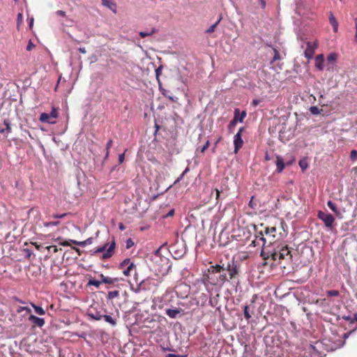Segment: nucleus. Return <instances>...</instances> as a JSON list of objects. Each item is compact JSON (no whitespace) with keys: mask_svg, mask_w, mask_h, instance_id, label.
I'll return each instance as SVG.
<instances>
[{"mask_svg":"<svg viewBox=\"0 0 357 357\" xmlns=\"http://www.w3.org/2000/svg\"><path fill=\"white\" fill-rule=\"evenodd\" d=\"M33 24V18L32 17L30 19V22H29V28L30 29H32Z\"/></svg>","mask_w":357,"mask_h":357,"instance_id":"e2e57ef3","label":"nucleus"},{"mask_svg":"<svg viewBox=\"0 0 357 357\" xmlns=\"http://www.w3.org/2000/svg\"><path fill=\"white\" fill-rule=\"evenodd\" d=\"M310 111L312 114H319L321 113V109H319L316 106H312L310 108Z\"/></svg>","mask_w":357,"mask_h":357,"instance_id":"2f4dec72","label":"nucleus"},{"mask_svg":"<svg viewBox=\"0 0 357 357\" xmlns=\"http://www.w3.org/2000/svg\"><path fill=\"white\" fill-rule=\"evenodd\" d=\"M135 268L133 262H131L129 258L125 259L119 265V268L123 271V273L126 276H129L130 272Z\"/></svg>","mask_w":357,"mask_h":357,"instance_id":"423d86ee","label":"nucleus"},{"mask_svg":"<svg viewBox=\"0 0 357 357\" xmlns=\"http://www.w3.org/2000/svg\"><path fill=\"white\" fill-rule=\"evenodd\" d=\"M166 357H184L183 356L174 354H168Z\"/></svg>","mask_w":357,"mask_h":357,"instance_id":"6e6d98bb","label":"nucleus"},{"mask_svg":"<svg viewBox=\"0 0 357 357\" xmlns=\"http://www.w3.org/2000/svg\"><path fill=\"white\" fill-rule=\"evenodd\" d=\"M174 214V209H172L167 214V217H171V216H173Z\"/></svg>","mask_w":357,"mask_h":357,"instance_id":"13d9d810","label":"nucleus"},{"mask_svg":"<svg viewBox=\"0 0 357 357\" xmlns=\"http://www.w3.org/2000/svg\"><path fill=\"white\" fill-rule=\"evenodd\" d=\"M66 215H67V213H62V214H54V215H52V217L54 218H63Z\"/></svg>","mask_w":357,"mask_h":357,"instance_id":"a18cd8bd","label":"nucleus"},{"mask_svg":"<svg viewBox=\"0 0 357 357\" xmlns=\"http://www.w3.org/2000/svg\"><path fill=\"white\" fill-rule=\"evenodd\" d=\"M59 244L61 245H63V246H68V245H70V242L67 241H61L59 243Z\"/></svg>","mask_w":357,"mask_h":357,"instance_id":"4d7b16f0","label":"nucleus"},{"mask_svg":"<svg viewBox=\"0 0 357 357\" xmlns=\"http://www.w3.org/2000/svg\"><path fill=\"white\" fill-rule=\"evenodd\" d=\"M119 228L121 231H123L125 229V226L123 223H119Z\"/></svg>","mask_w":357,"mask_h":357,"instance_id":"052dcab7","label":"nucleus"},{"mask_svg":"<svg viewBox=\"0 0 357 357\" xmlns=\"http://www.w3.org/2000/svg\"><path fill=\"white\" fill-rule=\"evenodd\" d=\"M119 295V293L118 291H109L108 293V298L113 299L116 297H117Z\"/></svg>","mask_w":357,"mask_h":357,"instance_id":"473e14b6","label":"nucleus"},{"mask_svg":"<svg viewBox=\"0 0 357 357\" xmlns=\"http://www.w3.org/2000/svg\"><path fill=\"white\" fill-rule=\"evenodd\" d=\"M22 311H26L27 313H30L31 312L29 307L23 306H19L16 310L17 313H21Z\"/></svg>","mask_w":357,"mask_h":357,"instance_id":"c756f323","label":"nucleus"},{"mask_svg":"<svg viewBox=\"0 0 357 357\" xmlns=\"http://www.w3.org/2000/svg\"><path fill=\"white\" fill-rule=\"evenodd\" d=\"M246 115L247 113L245 111L240 112V109L238 108H236L234 109V118L228 125V130L229 132H232V130L235 128L238 122L242 123L246 117Z\"/></svg>","mask_w":357,"mask_h":357,"instance_id":"7ed1b4c3","label":"nucleus"},{"mask_svg":"<svg viewBox=\"0 0 357 357\" xmlns=\"http://www.w3.org/2000/svg\"><path fill=\"white\" fill-rule=\"evenodd\" d=\"M243 314H244L245 319L247 321H249V319L251 318V314H250V312H249V306L248 305H245L244 307Z\"/></svg>","mask_w":357,"mask_h":357,"instance_id":"393cba45","label":"nucleus"},{"mask_svg":"<svg viewBox=\"0 0 357 357\" xmlns=\"http://www.w3.org/2000/svg\"><path fill=\"white\" fill-rule=\"evenodd\" d=\"M56 13L57 15H59V16H61V17H65L66 16V12L63 11V10H58L56 12Z\"/></svg>","mask_w":357,"mask_h":357,"instance_id":"8fccbe9b","label":"nucleus"},{"mask_svg":"<svg viewBox=\"0 0 357 357\" xmlns=\"http://www.w3.org/2000/svg\"><path fill=\"white\" fill-rule=\"evenodd\" d=\"M113 144V141L112 139H109L106 144V154H105V158H107L109 156V149L112 147Z\"/></svg>","mask_w":357,"mask_h":357,"instance_id":"cd10ccee","label":"nucleus"},{"mask_svg":"<svg viewBox=\"0 0 357 357\" xmlns=\"http://www.w3.org/2000/svg\"><path fill=\"white\" fill-rule=\"evenodd\" d=\"M59 224V221H56V222H50L46 223L45 226H47V227L54 226V225H57Z\"/></svg>","mask_w":357,"mask_h":357,"instance_id":"603ef678","label":"nucleus"},{"mask_svg":"<svg viewBox=\"0 0 357 357\" xmlns=\"http://www.w3.org/2000/svg\"><path fill=\"white\" fill-rule=\"evenodd\" d=\"M23 22V15L22 13H18L17 18V28L20 29V26L22 24Z\"/></svg>","mask_w":357,"mask_h":357,"instance_id":"7c9ffc66","label":"nucleus"},{"mask_svg":"<svg viewBox=\"0 0 357 357\" xmlns=\"http://www.w3.org/2000/svg\"><path fill=\"white\" fill-rule=\"evenodd\" d=\"M4 125L6 126V128L4 129L7 133H10L12 132V129L10 127V121L8 119H5L3 121Z\"/></svg>","mask_w":357,"mask_h":357,"instance_id":"bb28decb","label":"nucleus"},{"mask_svg":"<svg viewBox=\"0 0 357 357\" xmlns=\"http://www.w3.org/2000/svg\"><path fill=\"white\" fill-rule=\"evenodd\" d=\"M222 20V17L220 16L218 19V20L214 23L213 25H211L210 27H208L206 30V33H211L213 32H214L215 28L217 27V26L218 25V24L220 23V22Z\"/></svg>","mask_w":357,"mask_h":357,"instance_id":"412c9836","label":"nucleus"},{"mask_svg":"<svg viewBox=\"0 0 357 357\" xmlns=\"http://www.w3.org/2000/svg\"><path fill=\"white\" fill-rule=\"evenodd\" d=\"M317 47V44L316 43H307V47L305 50V56L307 59H312L314 54V50Z\"/></svg>","mask_w":357,"mask_h":357,"instance_id":"6e6552de","label":"nucleus"},{"mask_svg":"<svg viewBox=\"0 0 357 357\" xmlns=\"http://www.w3.org/2000/svg\"><path fill=\"white\" fill-rule=\"evenodd\" d=\"M181 312V309H177V308H175V309H167L166 311H165V313L166 314L172 318V319H176L178 316V314H179Z\"/></svg>","mask_w":357,"mask_h":357,"instance_id":"f8f14e48","label":"nucleus"},{"mask_svg":"<svg viewBox=\"0 0 357 357\" xmlns=\"http://www.w3.org/2000/svg\"><path fill=\"white\" fill-rule=\"evenodd\" d=\"M102 4L110 9L113 13H116V4L115 2L110 0H102Z\"/></svg>","mask_w":357,"mask_h":357,"instance_id":"9b49d317","label":"nucleus"},{"mask_svg":"<svg viewBox=\"0 0 357 357\" xmlns=\"http://www.w3.org/2000/svg\"><path fill=\"white\" fill-rule=\"evenodd\" d=\"M162 67L160 66L155 70L156 78L159 81V77L161 74Z\"/></svg>","mask_w":357,"mask_h":357,"instance_id":"c03bdc74","label":"nucleus"},{"mask_svg":"<svg viewBox=\"0 0 357 357\" xmlns=\"http://www.w3.org/2000/svg\"><path fill=\"white\" fill-rule=\"evenodd\" d=\"M245 127L240 128L237 133L234 137V153H237L240 149H241L243 145L242 134L245 131Z\"/></svg>","mask_w":357,"mask_h":357,"instance_id":"39448f33","label":"nucleus"},{"mask_svg":"<svg viewBox=\"0 0 357 357\" xmlns=\"http://www.w3.org/2000/svg\"><path fill=\"white\" fill-rule=\"evenodd\" d=\"M35 47V45L32 43V41L30 40L28 43V45L26 46V50L27 51H31Z\"/></svg>","mask_w":357,"mask_h":357,"instance_id":"a19ab883","label":"nucleus"},{"mask_svg":"<svg viewBox=\"0 0 357 357\" xmlns=\"http://www.w3.org/2000/svg\"><path fill=\"white\" fill-rule=\"evenodd\" d=\"M167 98L171 100L173 102H176V100L174 99V97L173 96H168Z\"/></svg>","mask_w":357,"mask_h":357,"instance_id":"338daca9","label":"nucleus"},{"mask_svg":"<svg viewBox=\"0 0 357 357\" xmlns=\"http://www.w3.org/2000/svg\"><path fill=\"white\" fill-rule=\"evenodd\" d=\"M257 104H258V100H254L252 101V105H253L254 106H257Z\"/></svg>","mask_w":357,"mask_h":357,"instance_id":"774afa93","label":"nucleus"},{"mask_svg":"<svg viewBox=\"0 0 357 357\" xmlns=\"http://www.w3.org/2000/svg\"><path fill=\"white\" fill-rule=\"evenodd\" d=\"M273 52H274V56L273 58L272 62H274V61H276L280 59V55L278 50L275 48H273Z\"/></svg>","mask_w":357,"mask_h":357,"instance_id":"72a5a7b5","label":"nucleus"},{"mask_svg":"<svg viewBox=\"0 0 357 357\" xmlns=\"http://www.w3.org/2000/svg\"><path fill=\"white\" fill-rule=\"evenodd\" d=\"M91 317L95 320H100L102 318V315L100 314V312H96L95 314H91Z\"/></svg>","mask_w":357,"mask_h":357,"instance_id":"f704fd0d","label":"nucleus"},{"mask_svg":"<svg viewBox=\"0 0 357 357\" xmlns=\"http://www.w3.org/2000/svg\"><path fill=\"white\" fill-rule=\"evenodd\" d=\"M222 140V137H219L218 139L215 142L214 146L212 149V151L214 153L215 151V149L217 147L218 144Z\"/></svg>","mask_w":357,"mask_h":357,"instance_id":"49530a36","label":"nucleus"},{"mask_svg":"<svg viewBox=\"0 0 357 357\" xmlns=\"http://www.w3.org/2000/svg\"><path fill=\"white\" fill-rule=\"evenodd\" d=\"M248 205L252 208H255L256 204L254 203V197H251V199H250Z\"/></svg>","mask_w":357,"mask_h":357,"instance_id":"de8ad7c7","label":"nucleus"},{"mask_svg":"<svg viewBox=\"0 0 357 357\" xmlns=\"http://www.w3.org/2000/svg\"><path fill=\"white\" fill-rule=\"evenodd\" d=\"M226 281H228L227 275L226 273H223L220 275L219 278L217 279L216 282H211V283L213 284H216L218 282L220 283H224Z\"/></svg>","mask_w":357,"mask_h":357,"instance_id":"6ab92c4d","label":"nucleus"},{"mask_svg":"<svg viewBox=\"0 0 357 357\" xmlns=\"http://www.w3.org/2000/svg\"><path fill=\"white\" fill-rule=\"evenodd\" d=\"M258 241H262V245H263V246H264V245H265V243H266V238L264 237V234H263V232H262V231H260L259 235L256 236V239L252 242V243H253L255 245H255L256 242H257V243L259 244Z\"/></svg>","mask_w":357,"mask_h":357,"instance_id":"4be33fe9","label":"nucleus"},{"mask_svg":"<svg viewBox=\"0 0 357 357\" xmlns=\"http://www.w3.org/2000/svg\"><path fill=\"white\" fill-rule=\"evenodd\" d=\"M107 245H108V243H105L103 246L97 248V250L95 251V252L96 253L104 252L102 255L103 259H108V258L111 257L114 254V251L115 246H116L114 239L113 238V240H112V243H110V245H109L108 248H107Z\"/></svg>","mask_w":357,"mask_h":357,"instance_id":"20e7f679","label":"nucleus"},{"mask_svg":"<svg viewBox=\"0 0 357 357\" xmlns=\"http://www.w3.org/2000/svg\"><path fill=\"white\" fill-rule=\"evenodd\" d=\"M162 159L163 160V162H170L171 161V158H170V156L167 154H163L162 155Z\"/></svg>","mask_w":357,"mask_h":357,"instance_id":"79ce46f5","label":"nucleus"},{"mask_svg":"<svg viewBox=\"0 0 357 357\" xmlns=\"http://www.w3.org/2000/svg\"><path fill=\"white\" fill-rule=\"evenodd\" d=\"M29 320L31 321L35 326L43 327L45 324V319L43 318H40L33 314L29 316Z\"/></svg>","mask_w":357,"mask_h":357,"instance_id":"1a4fd4ad","label":"nucleus"},{"mask_svg":"<svg viewBox=\"0 0 357 357\" xmlns=\"http://www.w3.org/2000/svg\"><path fill=\"white\" fill-rule=\"evenodd\" d=\"M285 227H287V225L283 219L276 218L274 225L266 227L264 232L266 236L274 238L278 230L282 229L285 231Z\"/></svg>","mask_w":357,"mask_h":357,"instance_id":"f03ea898","label":"nucleus"},{"mask_svg":"<svg viewBox=\"0 0 357 357\" xmlns=\"http://www.w3.org/2000/svg\"><path fill=\"white\" fill-rule=\"evenodd\" d=\"M275 163L277 165V172L279 173L282 172L284 168V163L282 158L280 156H277Z\"/></svg>","mask_w":357,"mask_h":357,"instance_id":"dca6fc26","label":"nucleus"},{"mask_svg":"<svg viewBox=\"0 0 357 357\" xmlns=\"http://www.w3.org/2000/svg\"><path fill=\"white\" fill-rule=\"evenodd\" d=\"M93 238L90 237V238H88L86 240H85L84 241H77L75 240H70V242H71L72 243H73L75 245H80L82 247H84L86 245L91 244L93 243Z\"/></svg>","mask_w":357,"mask_h":357,"instance_id":"4468645a","label":"nucleus"},{"mask_svg":"<svg viewBox=\"0 0 357 357\" xmlns=\"http://www.w3.org/2000/svg\"><path fill=\"white\" fill-rule=\"evenodd\" d=\"M225 268V265L216 264L215 266H211L208 268V272L211 274L220 273Z\"/></svg>","mask_w":357,"mask_h":357,"instance_id":"ddd939ff","label":"nucleus"},{"mask_svg":"<svg viewBox=\"0 0 357 357\" xmlns=\"http://www.w3.org/2000/svg\"><path fill=\"white\" fill-rule=\"evenodd\" d=\"M134 241H132V238H128L126 240V247L127 249H130V248H132L133 245H134Z\"/></svg>","mask_w":357,"mask_h":357,"instance_id":"e433bc0d","label":"nucleus"},{"mask_svg":"<svg viewBox=\"0 0 357 357\" xmlns=\"http://www.w3.org/2000/svg\"><path fill=\"white\" fill-rule=\"evenodd\" d=\"M329 20H330V22H331V25L334 28V31L336 32L337 31V25H338L337 20L333 15H331L330 17Z\"/></svg>","mask_w":357,"mask_h":357,"instance_id":"a878e982","label":"nucleus"},{"mask_svg":"<svg viewBox=\"0 0 357 357\" xmlns=\"http://www.w3.org/2000/svg\"><path fill=\"white\" fill-rule=\"evenodd\" d=\"M50 115L47 113H42L40 116V121L43 123H54L55 121H50Z\"/></svg>","mask_w":357,"mask_h":357,"instance_id":"a211bd4d","label":"nucleus"},{"mask_svg":"<svg viewBox=\"0 0 357 357\" xmlns=\"http://www.w3.org/2000/svg\"><path fill=\"white\" fill-rule=\"evenodd\" d=\"M150 161H151L153 163L157 162V160L155 157H153L152 158H149Z\"/></svg>","mask_w":357,"mask_h":357,"instance_id":"0e129e2a","label":"nucleus"},{"mask_svg":"<svg viewBox=\"0 0 357 357\" xmlns=\"http://www.w3.org/2000/svg\"><path fill=\"white\" fill-rule=\"evenodd\" d=\"M124 158H125V153H122L121 155H119V164H121L123 163V162L124 161Z\"/></svg>","mask_w":357,"mask_h":357,"instance_id":"3c124183","label":"nucleus"},{"mask_svg":"<svg viewBox=\"0 0 357 357\" xmlns=\"http://www.w3.org/2000/svg\"><path fill=\"white\" fill-rule=\"evenodd\" d=\"M327 295L329 296H338L340 292L337 290H330L326 292Z\"/></svg>","mask_w":357,"mask_h":357,"instance_id":"c9c22d12","label":"nucleus"},{"mask_svg":"<svg viewBox=\"0 0 357 357\" xmlns=\"http://www.w3.org/2000/svg\"><path fill=\"white\" fill-rule=\"evenodd\" d=\"M261 256L265 260L271 259L273 261H278V263H280L282 259L291 260L292 257L287 245H278L273 250H268L267 252L263 249Z\"/></svg>","mask_w":357,"mask_h":357,"instance_id":"f257e3e1","label":"nucleus"},{"mask_svg":"<svg viewBox=\"0 0 357 357\" xmlns=\"http://www.w3.org/2000/svg\"><path fill=\"white\" fill-rule=\"evenodd\" d=\"M350 158L351 160H357V151L352 150L350 153Z\"/></svg>","mask_w":357,"mask_h":357,"instance_id":"ea45409f","label":"nucleus"},{"mask_svg":"<svg viewBox=\"0 0 357 357\" xmlns=\"http://www.w3.org/2000/svg\"><path fill=\"white\" fill-rule=\"evenodd\" d=\"M355 27H356V34H355L354 40L357 43V18L355 19Z\"/></svg>","mask_w":357,"mask_h":357,"instance_id":"5fc2aeb1","label":"nucleus"},{"mask_svg":"<svg viewBox=\"0 0 357 357\" xmlns=\"http://www.w3.org/2000/svg\"><path fill=\"white\" fill-rule=\"evenodd\" d=\"M238 274V268L234 260L231 261V268L229 270V279L232 280Z\"/></svg>","mask_w":357,"mask_h":357,"instance_id":"9d476101","label":"nucleus"},{"mask_svg":"<svg viewBox=\"0 0 357 357\" xmlns=\"http://www.w3.org/2000/svg\"><path fill=\"white\" fill-rule=\"evenodd\" d=\"M102 318H104L106 322L110 324L112 326H115L116 324L115 319H113L110 315L104 314L102 315Z\"/></svg>","mask_w":357,"mask_h":357,"instance_id":"b1692460","label":"nucleus"},{"mask_svg":"<svg viewBox=\"0 0 357 357\" xmlns=\"http://www.w3.org/2000/svg\"><path fill=\"white\" fill-rule=\"evenodd\" d=\"M215 194H216V199L218 200L220 197V192L218 189H215Z\"/></svg>","mask_w":357,"mask_h":357,"instance_id":"bf43d9fd","label":"nucleus"},{"mask_svg":"<svg viewBox=\"0 0 357 357\" xmlns=\"http://www.w3.org/2000/svg\"><path fill=\"white\" fill-rule=\"evenodd\" d=\"M50 115V117H52L54 119H56L58 117V112L57 109L55 107H52V109L49 114Z\"/></svg>","mask_w":357,"mask_h":357,"instance_id":"4c0bfd02","label":"nucleus"},{"mask_svg":"<svg viewBox=\"0 0 357 357\" xmlns=\"http://www.w3.org/2000/svg\"><path fill=\"white\" fill-rule=\"evenodd\" d=\"M261 7L264 8L266 6V2L264 0H260Z\"/></svg>","mask_w":357,"mask_h":357,"instance_id":"69168bd1","label":"nucleus"},{"mask_svg":"<svg viewBox=\"0 0 357 357\" xmlns=\"http://www.w3.org/2000/svg\"><path fill=\"white\" fill-rule=\"evenodd\" d=\"M343 319L346 321H350L351 323H353L355 321L354 317L352 318L351 316H344Z\"/></svg>","mask_w":357,"mask_h":357,"instance_id":"09e8293b","label":"nucleus"},{"mask_svg":"<svg viewBox=\"0 0 357 357\" xmlns=\"http://www.w3.org/2000/svg\"><path fill=\"white\" fill-rule=\"evenodd\" d=\"M317 217L324 222L326 227H332L335 218L331 214L320 211L318 212Z\"/></svg>","mask_w":357,"mask_h":357,"instance_id":"0eeeda50","label":"nucleus"},{"mask_svg":"<svg viewBox=\"0 0 357 357\" xmlns=\"http://www.w3.org/2000/svg\"><path fill=\"white\" fill-rule=\"evenodd\" d=\"M100 278L101 279V282L105 284H114L115 282L118 281L117 278L106 277L103 274H100Z\"/></svg>","mask_w":357,"mask_h":357,"instance_id":"2eb2a0df","label":"nucleus"},{"mask_svg":"<svg viewBox=\"0 0 357 357\" xmlns=\"http://www.w3.org/2000/svg\"><path fill=\"white\" fill-rule=\"evenodd\" d=\"M231 268V261L228 262L227 264L225 266V268L223 271H227L229 272V270Z\"/></svg>","mask_w":357,"mask_h":357,"instance_id":"864d4df0","label":"nucleus"},{"mask_svg":"<svg viewBox=\"0 0 357 357\" xmlns=\"http://www.w3.org/2000/svg\"><path fill=\"white\" fill-rule=\"evenodd\" d=\"M209 145H210V142L208 140H207L206 142L205 143V144L201 149V152L204 153V151L208 148Z\"/></svg>","mask_w":357,"mask_h":357,"instance_id":"37998d69","label":"nucleus"},{"mask_svg":"<svg viewBox=\"0 0 357 357\" xmlns=\"http://www.w3.org/2000/svg\"><path fill=\"white\" fill-rule=\"evenodd\" d=\"M299 166L302 171H305L307 167V163L304 160H301L299 162Z\"/></svg>","mask_w":357,"mask_h":357,"instance_id":"58836bf2","label":"nucleus"},{"mask_svg":"<svg viewBox=\"0 0 357 357\" xmlns=\"http://www.w3.org/2000/svg\"><path fill=\"white\" fill-rule=\"evenodd\" d=\"M157 32H158V30L156 29L152 28L148 31H140L139 34L141 36V38H144L145 37L152 36L153 34H154Z\"/></svg>","mask_w":357,"mask_h":357,"instance_id":"f3484780","label":"nucleus"},{"mask_svg":"<svg viewBox=\"0 0 357 357\" xmlns=\"http://www.w3.org/2000/svg\"><path fill=\"white\" fill-rule=\"evenodd\" d=\"M79 52L82 54H85L86 52V49L84 47H79Z\"/></svg>","mask_w":357,"mask_h":357,"instance_id":"680f3d73","label":"nucleus"},{"mask_svg":"<svg viewBox=\"0 0 357 357\" xmlns=\"http://www.w3.org/2000/svg\"><path fill=\"white\" fill-rule=\"evenodd\" d=\"M102 282L96 280H90L88 282V285L95 286L96 288H99Z\"/></svg>","mask_w":357,"mask_h":357,"instance_id":"c85d7f7f","label":"nucleus"},{"mask_svg":"<svg viewBox=\"0 0 357 357\" xmlns=\"http://www.w3.org/2000/svg\"><path fill=\"white\" fill-rule=\"evenodd\" d=\"M31 305L33 307V309L35 310V312L38 314H39V315H44L45 314V311L44 310V309L43 307L37 306V305H36L33 303H31Z\"/></svg>","mask_w":357,"mask_h":357,"instance_id":"5701e85b","label":"nucleus"},{"mask_svg":"<svg viewBox=\"0 0 357 357\" xmlns=\"http://www.w3.org/2000/svg\"><path fill=\"white\" fill-rule=\"evenodd\" d=\"M327 206L330 208V209L333 211L336 215L340 214V211L337 210V206L335 203H333L331 200H329L327 202Z\"/></svg>","mask_w":357,"mask_h":357,"instance_id":"aec40b11","label":"nucleus"}]
</instances>
